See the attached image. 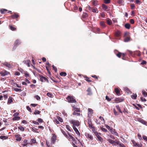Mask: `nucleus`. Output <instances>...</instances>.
Masks as SVG:
<instances>
[{"mask_svg":"<svg viewBox=\"0 0 147 147\" xmlns=\"http://www.w3.org/2000/svg\"><path fill=\"white\" fill-rule=\"evenodd\" d=\"M70 123L73 125V127H78L80 125L79 121L75 120H71L70 121Z\"/></svg>","mask_w":147,"mask_h":147,"instance_id":"f257e3e1","label":"nucleus"},{"mask_svg":"<svg viewBox=\"0 0 147 147\" xmlns=\"http://www.w3.org/2000/svg\"><path fill=\"white\" fill-rule=\"evenodd\" d=\"M67 100L68 102L71 103H75L76 102V99L71 96H68L67 98Z\"/></svg>","mask_w":147,"mask_h":147,"instance_id":"f03ea898","label":"nucleus"},{"mask_svg":"<svg viewBox=\"0 0 147 147\" xmlns=\"http://www.w3.org/2000/svg\"><path fill=\"white\" fill-rule=\"evenodd\" d=\"M107 140L111 144L115 146L118 145L119 142V141L117 140L114 141L110 139H107Z\"/></svg>","mask_w":147,"mask_h":147,"instance_id":"7ed1b4c3","label":"nucleus"},{"mask_svg":"<svg viewBox=\"0 0 147 147\" xmlns=\"http://www.w3.org/2000/svg\"><path fill=\"white\" fill-rule=\"evenodd\" d=\"M39 76L40 81L41 82H47L48 83L49 82V80L46 77L40 74L39 75Z\"/></svg>","mask_w":147,"mask_h":147,"instance_id":"20e7f679","label":"nucleus"},{"mask_svg":"<svg viewBox=\"0 0 147 147\" xmlns=\"http://www.w3.org/2000/svg\"><path fill=\"white\" fill-rule=\"evenodd\" d=\"M68 136L67 135V137L66 138H67L69 140L73 141L74 142L75 141L74 138L70 134L69 132H67Z\"/></svg>","mask_w":147,"mask_h":147,"instance_id":"39448f33","label":"nucleus"},{"mask_svg":"<svg viewBox=\"0 0 147 147\" xmlns=\"http://www.w3.org/2000/svg\"><path fill=\"white\" fill-rule=\"evenodd\" d=\"M85 135L86 136V138L88 139H90L91 140H92L93 139V138L92 136L88 133H85Z\"/></svg>","mask_w":147,"mask_h":147,"instance_id":"423d86ee","label":"nucleus"},{"mask_svg":"<svg viewBox=\"0 0 147 147\" xmlns=\"http://www.w3.org/2000/svg\"><path fill=\"white\" fill-rule=\"evenodd\" d=\"M88 125L89 127V128L91 129H94L95 128V127L93 125L92 123V121H91L90 119H88Z\"/></svg>","mask_w":147,"mask_h":147,"instance_id":"0eeeda50","label":"nucleus"},{"mask_svg":"<svg viewBox=\"0 0 147 147\" xmlns=\"http://www.w3.org/2000/svg\"><path fill=\"white\" fill-rule=\"evenodd\" d=\"M0 73L1 74V76H5L9 74V73L8 72L5 71V70L2 71L0 72Z\"/></svg>","mask_w":147,"mask_h":147,"instance_id":"6e6552de","label":"nucleus"},{"mask_svg":"<svg viewBox=\"0 0 147 147\" xmlns=\"http://www.w3.org/2000/svg\"><path fill=\"white\" fill-rule=\"evenodd\" d=\"M100 133H96V134L95 136L97 138L98 140L100 142H102L103 141V139L100 136Z\"/></svg>","mask_w":147,"mask_h":147,"instance_id":"1a4fd4ad","label":"nucleus"},{"mask_svg":"<svg viewBox=\"0 0 147 147\" xmlns=\"http://www.w3.org/2000/svg\"><path fill=\"white\" fill-rule=\"evenodd\" d=\"M91 2L93 6H97L99 5L98 1L97 0H92Z\"/></svg>","mask_w":147,"mask_h":147,"instance_id":"9d476101","label":"nucleus"},{"mask_svg":"<svg viewBox=\"0 0 147 147\" xmlns=\"http://www.w3.org/2000/svg\"><path fill=\"white\" fill-rule=\"evenodd\" d=\"M56 140V137L55 135H53L51 138V143L54 144Z\"/></svg>","mask_w":147,"mask_h":147,"instance_id":"9b49d317","label":"nucleus"},{"mask_svg":"<svg viewBox=\"0 0 147 147\" xmlns=\"http://www.w3.org/2000/svg\"><path fill=\"white\" fill-rule=\"evenodd\" d=\"M123 100L124 99L123 98H117L115 99L114 101L116 103H118L123 101Z\"/></svg>","mask_w":147,"mask_h":147,"instance_id":"f8f14e48","label":"nucleus"},{"mask_svg":"<svg viewBox=\"0 0 147 147\" xmlns=\"http://www.w3.org/2000/svg\"><path fill=\"white\" fill-rule=\"evenodd\" d=\"M15 137L16 138V140L18 141H20L22 139V137H21V136L19 134H17L15 135Z\"/></svg>","mask_w":147,"mask_h":147,"instance_id":"ddd939ff","label":"nucleus"},{"mask_svg":"<svg viewBox=\"0 0 147 147\" xmlns=\"http://www.w3.org/2000/svg\"><path fill=\"white\" fill-rule=\"evenodd\" d=\"M121 32L119 30H117L115 32V36L119 37L121 35Z\"/></svg>","mask_w":147,"mask_h":147,"instance_id":"4468645a","label":"nucleus"},{"mask_svg":"<svg viewBox=\"0 0 147 147\" xmlns=\"http://www.w3.org/2000/svg\"><path fill=\"white\" fill-rule=\"evenodd\" d=\"M19 17V15L16 13H14L12 15L10 16V17H11V18L13 19L17 18Z\"/></svg>","mask_w":147,"mask_h":147,"instance_id":"2eb2a0df","label":"nucleus"},{"mask_svg":"<svg viewBox=\"0 0 147 147\" xmlns=\"http://www.w3.org/2000/svg\"><path fill=\"white\" fill-rule=\"evenodd\" d=\"M114 91L117 95L118 96L120 95V90L118 88H115L114 89Z\"/></svg>","mask_w":147,"mask_h":147,"instance_id":"dca6fc26","label":"nucleus"},{"mask_svg":"<svg viewBox=\"0 0 147 147\" xmlns=\"http://www.w3.org/2000/svg\"><path fill=\"white\" fill-rule=\"evenodd\" d=\"M23 63L26 64L28 67H30V61L29 60H24L23 61Z\"/></svg>","mask_w":147,"mask_h":147,"instance_id":"f3484780","label":"nucleus"},{"mask_svg":"<svg viewBox=\"0 0 147 147\" xmlns=\"http://www.w3.org/2000/svg\"><path fill=\"white\" fill-rule=\"evenodd\" d=\"M23 144H22V146H26L28 144H30L28 142V140H24L23 142Z\"/></svg>","mask_w":147,"mask_h":147,"instance_id":"a211bd4d","label":"nucleus"},{"mask_svg":"<svg viewBox=\"0 0 147 147\" xmlns=\"http://www.w3.org/2000/svg\"><path fill=\"white\" fill-rule=\"evenodd\" d=\"M106 128L111 132L112 134H113V129L112 127H110L109 125H107L106 126Z\"/></svg>","mask_w":147,"mask_h":147,"instance_id":"6ab92c4d","label":"nucleus"},{"mask_svg":"<svg viewBox=\"0 0 147 147\" xmlns=\"http://www.w3.org/2000/svg\"><path fill=\"white\" fill-rule=\"evenodd\" d=\"M87 92H88L87 94V95H92V93L91 92V90L90 88H88L86 90Z\"/></svg>","mask_w":147,"mask_h":147,"instance_id":"aec40b11","label":"nucleus"},{"mask_svg":"<svg viewBox=\"0 0 147 147\" xmlns=\"http://www.w3.org/2000/svg\"><path fill=\"white\" fill-rule=\"evenodd\" d=\"M73 128L77 134L78 136H80V133L76 127H73Z\"/></svg>","mask_w":147,"mask_h":147,"instance_id":"412c9836","label":"nucleus"},{"mask_svg":"<svg viewBox=\"0 0 147 147\" xmlns=\"http://www.w3.org/2000/svg\"><path fill=\"white\" fill-rule=\"evenodd\" d=\"M9 28L12 31H15L16 30V28L14 27L13 26L11 25H9Z\"/></svg>","mask_w":147,"mask_h":147,"instance_id":"4be33fe9","label":"nucleus"},{"mask_svg":"<svg viewBox=\"0 0 147 147\" xmlns=\"http://www.w3.org/2000/svg\"><path fill=\"white\" fill-rule=\"evenodd\" d=\"M73 111L74 112H80V109L79 108H77L75 107H73Z\"/></svg>","mask_w":147,"mask_h":147,"instance_id":"5701e85b","label":"nucleus"},{"mask_svg":"<svg viewBox=\"0 0 147 147\" xmlns=\"http://www.w3.org/2000/svg\"><path fill=\"white\" fill-rule=\"evenodd\" d=\"M88 110V115H91L93 113V110L92 109L90 108H89Z\"/></svg>","mask_w":147,"mask_h":147,"instance_id":"b1692460","label":"nucleus"},{"mask_svg":"<svg viewBox=\"0 0 147 147\" xmlns=\"http://www.w3.org/2000/svg\"><path fill=\"white\" fill-rule=\"evenodd\" d=\"M102 7L103 9L105 10H106V11L109 10V9H108L107 6V5H106L104 4H102Z\"/></svg>","mask_w":147,"mask_h":147,"instance_id":"393cba45","label":"nucleus"},{"mask_svg":"<svg viewBox=\"0 0 147 147\" xmlns=\"http://www.w3.org/2000/svg\"><path fill=\"white\" fill-rule=\"evenodd\" d=\"M73 6L74 7V10H73L72 9V8H71V11H73L75 12V11L77 10L78 9V7H77V6L75 4H74V5H73Z\"/></svg>","mask_w":147,"mask_h":147,"instance_id":"a878e982","label":"nucleus"},{"mask_svg":"<svg viewBox=\"0 0 147 147\" xmlns=\"http://www.w3.org/2000/svg\"><path fill=\"white\" fill-rule=\"evenodd\" d=\"M125 37L124 40V42H127L130 40L131 38L130 36H127Z\"/></svg>","mask_w":147,"mask_h":147,"instance_id":"bb28decb","label":"nucleus"},{"mask_svg":"<svg viewBox=\"0 0 147 147\" xmlns=\"http://www.w3.org/2000/svg\"><path fill=\"white\" fill-rule=\"evenodd\" d=\"M100 26L103 28H105L106 26V25L105 22H104L102 21L100 23Z\"/></svg>","mask_w":147,"mask_h":147,"instance_id":"cd10ccee","label":"nucleus"},{"mask_svg":"<svg viewBox=\"0 0 147 147\" xmlns=\"http://www.w3.org/2000/svg\"><path fill=\"white\" fill-rule=\"evenodd\" d=\"M20 44V42L19 40H16L15 42L14 43V45H15L18 46Z\"/></svg>","mask_w":147,"mask_h":147,"instance_id":"c85d7f7f","label":"nucleus"},{"mask_svg":"<svg viewBox=\"0 0 147 147\" xmlns=\"http://www.w3.org/2000/svg\"><path fill=\"white\" fill-rule=\"evenodd\" d=\"M80 112H74L73 115H76V116H80Z\"/></svg>","mask_w":147,"mask_h":147,"instance_id":"c756f323","label":"nucleus"},{"mask_svg":"<svg viewBox=\"0 0 147 147\" xmlns=\"http://www.w3.org/2000/svg\"><path fill=\"white\" fill-rule=\"evenodd\" d=\"M7 11V10L6 9H2L0 10V11L1 14H4Z\"/></svg>","mask_w":147,"mask_h":147,"instance_id":"7c9ffc66","label":"nucleus"},{"mask_svg":"<svg viewBox=\"0 0 147 147\" xmlns=\"http://www.w3.org/2000/svg\"><path fill=\"white\" fill-rule=\"evenodd\" d=\"M13 102V100L12 98L11 97H9L8 99L7 104H10Z\"/></svg>","mask_w":147,"mask_h":147,"instance_id":"2f4dec72","label":"nucleus"},{"mask_svg":"<svg viewBox=\"0 0 147 147\" xmlns=\"http://www.w3.org/2000/svg\"><path fill=\"white\" fill-rule=\"evenodd\" d=\"M124 26L125 28L127 29H129L130 27V24L129 23L126 24Z\"/></svg>","mask_w":147,"mask_h":147,"instance_id":"473e14b6","label":"nucleus"},{"mask_svg":"<svg viewBox=\"0 0 147 147\" xmlns=\"http://www.w3.org/2000/svg\"><path fill=\"white\" fill-rule=\"evenodd\" d=\"M20 119V117L18 116L14 117L12 118V120L14 121L18 120Z\"/></svg>","mask_w":147,"mask_h":147,"instance_id":"72a5a7b5","label":"nucleus"},{"mask_svg":"<svg viewBox=\"0 0 147 147\" xmlns=\"http://www.w3.org/2000/svg\"><path fill=\"white\" fill-rule=\"evenodd\" d=\"M88 17V15L86 13H83L82 15V17L83 18H84V19Z\"/></svg>","mask_w":147,"mask_h":147,"instance_id":"f704fd0d","label":"nucleus"},{"mask_svg":"<svg viewBox=\"0 0 147 147\" xmlns=\"http://www.w3.org/2000/svg\"><path fill=\"white\" fill-rule=\"evenodd\" d=\"M84 77L85 78V80L88 82H92V81H91V80L90 79V78H88L87 76H85Z\"/></svg>","mask_w":147,"mask_h":147,"instance_id":"c9c22d12","label":"nucleus"},{"mask_svg":"<svg viewBox=\"0 0 147 147\" xmlns=\"http://www.w3.org/2000/svg\"><path fill=\"white\" fill-rule=\"evenodd\" d=\"M91 11L93 13H97L98 12V11L97 10V8H94V7H93Z\"/></svg>","mask_w":147,"mask_h":147,"instance_id":"e433bc0d","label":"nucleus"},{"mask_svg":"<svg viewBox=\"0 0 147 147\" xmlns=\"http://www.w3.org/2000/svg\"><path fill=\"white\" fill-rule=\"evenodd\" d=\"M36 140L34 139H32L31 140V143L30 144H35L36 143Z\"/></svg>","mask_w":147,"mask_h":147,"instance_id":"4c0bfd02","label":"nucleus"},{"mask_svg":"<svg viewBox=\"0 0 147 147\" xmlns=\"http://www.w3.org/2000/svg\"><path fill=\"white\" fill-rule=\"evenodd\" d=\"M129 32H127L125 33L124 36L125 37H127V36H130Z\"/></svg>","mask_w":147,"mask_h":147,"instance_id":"58836bf2","label":"nucleus"},{"mask_svg":"<svg viewBox=\"0 0 147 147\" xmlns=\"http://www.w3.org/2000/svg\"><path fill=\"white\" fill-rule=\"evenodd\" d=\"M119 147H126L125 145L122 143H121L119 141V142L118 145Z\"/></svg>","mask_w":147,"mask_h":147,"instance_id":"ea45409f","label":"nucleus"},{"mask_svg":"<svg viewBox=\"0 0 147 147\" xmlns=\"http://www.w3.org/2000/svg\"><path fill=\"white\" fill-rule=\"evenodd\" d=\"M107 24L109 25H111L112 24V22L111 20L110 19H108L107 20Z\"/></svg>","mask_w":147,"mask_h":147,"instance_id":"a19ab883","label":"nucleus"},{"mask_svg":"<svg viewBox=\"0 0 147 147\" xmlns=\"http://www.w3.org/2000/svg\"><path fill=\"white\" fill-rule=\"evenodd\" d=\"M137 95L136 94H133V95L131 96V98L134 99H136L137 97Z\"/></svg>","mask_w":147,"mask_h":147,"instance_id":"79ce46f5","label":"nucleus"},{"mask_svg":"<svg viewBox=\"0 0 147 147\" xmlns=\"http://www.w3.org/2000/svg\"><path fill=\"white\" fill-rule=\"evenodd\" d=\"M41 111H39L37 110H36L34 113V114L35 115L39 114L40 113Z\"/></svg>","mask_w":147,"mask_h":147,"instance_id":"37998d69","label":"nucleus"},{"mask_svg":"<svg viewBox=\"0 0 147 147\" xmlns=\"http://www.w3.org/2000/svg\"><path fill=\"white\" fill-rule=\"evenodd\" d=\"M117 2L119 5H121L122 4L123 2L122 0H117Z\"/></svg>","mask_w":147,"mask_h":147,"instance_id":"c03bdc74","label":"nucleus"},{"mask_svg":"<svg viewBox=\"0 0 147 147\" xmlns=\"http://www.w3.org/2000/svg\"><path fill=\"white\" fill-rule=\"evenodd\" d=\"M60 75L61 76H66L67 73L65 72H62L60 73Z\"/></svg>","mask_w":147,"mask_h":147,"instance_id":"a18cd8bd","label":"nucleus"},{"mask_svg":"<svg viewBox=\"0 0 147 147\" xmlns=\"http://www.w3.org/2000/svg\"><path fill=\"white\" fill-rule=\"evenodd\" d=\"M122 53L120 52H118V53L116 54V55L117 57L119 58H120L121 56H122Z\"/></svg>","mask_w":147,"mask_h":147,"instance_id":"49530a36","label":"nucleus"},{"mask_svg":"<svg viewBox=\"0 0 147 147\" xmlns=\"http://www.w3.org/2000/svg\"><path fill=\"white\" fill-rule=\"evenodd\" d=\"M116 107L117 109L119 111V112L120 113H122V112L121 111V110L120 108L119 105H117L116 106Z\"/></svg>","mask_w":147,"mask_h":147,"instance_id":"de8ad7c7","label":"nucleus"},{"mask_svg":"<svg viewBox=\"0 0 147 147\" xmlns=\"http://www.w3.org/2000/svg\"><path fill=\"white\" fill-rule=\"evenodd\" d=\"M18 129L22 131H24V127L22 126L18 127Z\"/></svg>","mask_w":147,"mask_h":147,"instance_id":"09e8293b","label":"nucleus"},{"mask_svg":"<svg viewBox=\"0 0 147 147\" xmlns=\"http://www.w3.org/2000/svg\"><path fill=\"white\" fill-rule=\"evenodd\" d=\"M131 9H134L135 8V6L134 4H131L130 5Z\"/></svg>","mask_w":147,"mask_h":147,"instance_id":"8fccbe9b","label":"nucleus"},{"mask_svg":"<svg viewBox=\"0 0 147 147\" xmlns=\"http://www.w3.org/2000/svg\"><path fill=\"white\" fill-rule=\"evenodd\" d=\"M132 143L133 144L134 146H136L137 145V143L134 140H132L131 141Z\"/></svg>","mask_w":147,"mask_h":147,"instance_id":"3c124183","label":"nucleus"},{"mask_svg":"<svg viewBox=\"0 0 147 147\" xmlns=\"http://www.w3.org/2000/svg\"><path fill=\"white\" fill-rule=\"evenodd\" d=\"M66 127L67 128V129L69 131H71V130L70 129V126L68 125H66Z\"/></svg>","mask_w":147,"mask_h":147,"instance_id":"603ef678","label":"nucleus"},{"mask_svg":"<svg viewBox=\"0 0 147 147\" xmlns=\"http://www.w3.org/2000/svg\"><path fill=\"white\" fill-rule=\"evenodd\" d=\"M57 118L59 121H60V122H63V119L62 118H61L59 116H57Z\"/></svg>","mask_w":147,"mask_h":147,"instance_id":"864d4df0","label":"nucleus"},{"mask_svg":"<svg viewBox=\"0 0 147 147\" xmlns=\"http://www.w3.org/2000/svg\"><path fill=\"white\" fill-rule=\"evenodd\" d=\"M8 138V137L5 136H0V138L1 139H6Z\"/></svg>","mask_w":147,"mask_h":147,"instance_id":"5fc2aeb1","label":"nucleus"},{"mask_svg":"<svg viewBox=\"0 0 147 147\" xmlns=\"http://www.w3.org/2000/svg\"><path fill=\"white\" fill-rule=\"evenodd\" d=\"M62 133L66 137H67V134L65 132L63 131V130H61Z\"/></svg>","mask_w":147,"mask_h":147,"instance_id":"6e6d98bb","label":"nucleus"},{"mask_svg":"<svg viewBox=\"0 0 147 147\" xmlns=\"http://www.w3.org/2000/svg\"><path fill=\"white\" fill-rule=\"evenodd\" d=\"M104 3L106 4H108L110 3V0H104Z\"/></svg>","mask_w":147,"mask_h":147,"instance_id":"4d7b16f0","label":"nucleus"},{"mask_svg":"<svg viewBox=\"0 0 147 147\" xmlns=\"http://www.w3.org/2000/svg\"><path fill=\"white\" fill-rule=\"evenodd\" d=\"M47 95L50 97H53V95H52L51 93L48 92L47 94Z\"/></svg>","mask_w":147,"mask_h":147,"instance_id":"13d9d810","label":"nucleus"},{"mask_svg":"<svg viewBox=\"0 0 147 147\" xmlns=\"http://www.w3.org/2000/svg\"><path fill=\"white\" fill-rule=\"evenodd\" d=\"M25 74V76L26 77V78L28 77H29L30 76V75L26 71L24 73Z\"/></svg>","mask_w":147,"mask_h":147,"instance_id":"bf43d9fd","label":"nucleus"},{"mask_svg":"<svg viewBox=\"0 0 147 147\" xmlns=\"http://www.w3.org/2000/svg\"><path fill=\"white\" fill-rule=\"evenodd\" d=\"M14 90L16 92L21 91H22V90L21 89H19L17 88H14Z\"/></svg>","mask_w":147,"mask_h":147,"instance_id":"052dcab7","label":"nucleus"},{"mask_svg":"<svg viewBox=\"0 0 147 147\" xmlns=\"http://www.w3.org/2000/svg\"><path fill=\"white\" fill-rule=\"evenodd\" d=\"M113 111L114 112V115H118V112L116 111V110L115 109H113Z\"/></svg>","mask_w":147,"mask_h":147,"instance_id":"680f3d73","label":"nucleus"},{"mask_svg":"<svg viewBox=\"0 0 147 147\" xmlns=\"http://www.w3.org/2000/svg\"><path fill=\"white\" fill-rule=\"evenodd\" d=\"M62 113L64 116H65L66 117L67 116V114L64 110H63L62 111Z\"/></svg>","mask_w":147,"mask_h":147,"instance_id":"e2e57ef3","label":"nucleus"},{"mask_svg":"<svg viewBox=\"0 0 147 147\" xmlns=\"http://www.w3.org/2000/svg\"><path fill=\"white\" fill-rule=\"evenodd\" d=\"M52 67L53 68V69L55 71V72H57V69L56 67L54 66V65H53L52 66Z\"/></svg>","mask_w":147,"mask_h":147,"instance_id":"0e129e2a","label":"nucleus"},{"mask_svg":"<svg viewBox=\"0 0 147 147\" xmlns=\"http://www.w3.org/2000/svg\"><path fill=\"white\" fill-rule=\"evenodd\" d=\"M54 121L57 124H59V123L57 119H55L54 120Z\"/></svg>","mask_w":147,"mask_h":147,"instance_id":"69168bd1","label":"nucleus"},{"mask_svg":"<svg viewBox=\"0 0 147 147\" xmlns=\"http://www.w3.org/2000/svg\"><path fill=\"white\" fill-rule=\"evenodd\" d=\"M126 55V53H122V59H125L124 58L125 56Z\"/></svg>","mask_w":147,"mask_h":147,"instance_id":"338daca9","label":"nucleus"},{"mask_svg":"<svg viewBox=\"0 0 147 147\" xmlns=\"http://www.w3.org/2000/svg\"><path fill=\"white\" fill-rule=\"evenodd\" d=\"M100 16L102 18H104L105 16V15L104 13L102 12L101 13Z\"/></svg>","mask_w":147,"mask_h":147,"instance_id":"774afa93","label":"nucleus"}]
</instances>
